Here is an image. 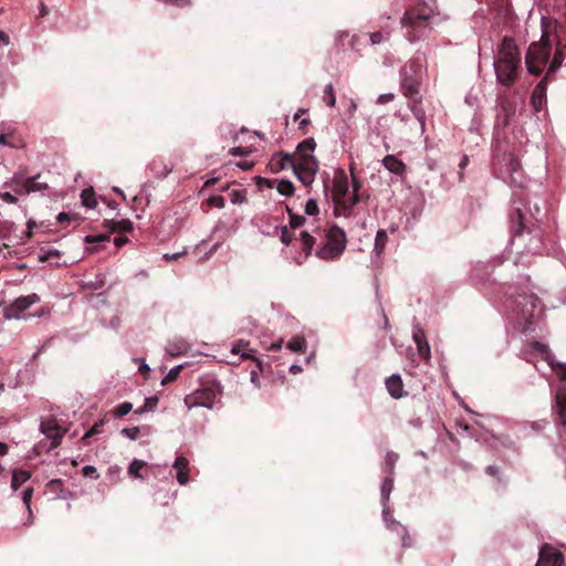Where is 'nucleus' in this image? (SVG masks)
I'll return each mask as SVG.
<instances>
[{"label": "nucleus", "mask_w": 566, "mask_h": 566, "mask_svg": "<svg viewBox=\"0 0 566 566\" xmlns=\"http://www.w3.org/2000/svg\"><path fill=\"white\" fill-rule=\"evenodd\" d=\"M496 80L504 86H512L521 70V55L513 38L504 36L494 61Z\"/></svg>", "instance_id": "1"}, {"label": "nucleus", "mask_w": 566, "mask_h": 566, "mask_svg": "<svg viewBox=\"0 0 566 566\" xmlns=\"http://www.w3.org/2000/svg\"><path fill=\"white\" fill-rule=\"evenodd\" d=\"M542 36L539 41L530 44L525 56L527 71L533 75H539L548 62L552 50V32L556 33L557 23L549 19H542Z\"/></svg>", "instance_id": "2"}, {"label": "nucleus", "mask_w": 566, "mask_h": 566, "mask_svg": "<svg viewBox=\"0 0 566 566\" xmlns=\"http://www.w3.org/2000/svg\"><path fill=\"white\" fill-rule=\"evenodd\" d=\"M423 63L424 56L418 53L411 60H409L400 70V87L402 94L407 98L411 99L412 105L410 107L418 118L422 116L419 112H417L416 104L420 102L419 94L422 81Z\"/></svg>", "instance_id": "3"}, {"label": "nucleus", "mask_w": 566, "mask_h": 566, "mask_svg": "<svg viewBox=\"0 0 566 566\" xmlns=\"http://www.w3.org/2000/svg\"><path fill=\"white\" fill-rule=\"evenodd\" d=\"M434 17L433 9L427 3H417L406 10L401 18V25L405 28L406 36L410 42L420 40L424 31L430 27Z\"/></svg>", "instance_id": "4"}, {"label": "nucleus", "mask_w": 566, "mask_h": 566, "mask_svg": "<svg viewBox=\"0 0 566 566\" xmlns=\"http://www.w3.org/2000/svg\"><path fill=\"white\" fill-rule=\"evenodd\" d=\"M222 387L219 381H207L201 388L187 395L184 399L185 405L191 409L193 407H206L211 409L216 402L217 396H221Z\"/></svg>", "instance_id": "5"}, {"label": "nucleus", "mask_w": 566, "mask_h": 566, "mask_svg": "<svg viewBox=\"0 0 566 566\" xmlns=\"http://www.w3.org/2000/svg\"><path fill=\"white\" fill-rule=\"evenodd\" d=\"M326 242L316 252L322 260H334L338 258L346 247V234L343 229L333 227L325 235Z\"/></svg>", "instance_id": "6"}, {"label": "nucleus", "mask_w": 566, "mask_h": 566, "mask_svg": "<svg viewBox=\"0 0 566 566\" xmlns=\"http://www.w3.org/2000/svg\"><path fill=\"white\" fill-rule=\"evenodd\" d=\"M539 214L541 208L537 205L534 206L533 210L530 209V218L526 217L520 206L515 207L510 214L512 235L518 237L523 234L524 230L531 231V228L534 226L531 218L537 221Z\"/></svg>", "instance_id": "7"}, {"label": "nucleus", "mask_w": 566, "mask_h": 566, "mask_svg": "<svg viewBox=\"0 0 566 566\" xmlns=\"http://www.w3.org/2000/svg\"><path fill=\"white\" fill-rule=\"evenodd\" d=\"M514 296L515 310L521 313L526 319L534 316L536 308L539 305V298L533 292L524 290H516Z\"/></svg>", "instance_id": "8"}, {"label": "nucleus", "mask_w": 566, "mask_h": 566, "mask_svg": "<svg viewBox=\"0 0 566 566\" xmlns=\"http://www.w3.org/2000/svg\"><path fill=\"white\" fill-rule=\"evenodd\" d=\"M318 164L316 158H305L304 160L294 159L292 169L297 179L305 186L314 181Z\"/></svg>", "instance_id": "9"}, {"label": "nucleus", "mask_w": 566, "mask_h": 566, "mask_svg": "<svg viewBox=\"0 0 566 566\" xmlns=\"http://www.w3.org/2000/svg\"><path fill=\"white\" fill-rule=\"evenodd\" d=\"M38 302H40V296L35 293L20 296L4 308V316L9 319L19 318L21 313Z\"/></svg>", "instance_id": "10"}, {"label": "nucleus", "mask_w": 566, "mask_h": 566, "mask_svg": "<svg viewBox=\"0 0 566 566\" xmlns=\"http://www.w3.org/2000/svg\"><path fill=\"white\" fill-rule=\"evenodd\" d=\"M41 432L51 440L50 449H55L61 444L62 438L65 433L54 418L45 419L40 424Z\"/></svg>", "instance_id": "11"}, {"label": "nucleus", "mask_w": 566, "mask_h": 566, "mask_svg": "<svg viewBox=\"0 0 566 566\" xmlns=\"http://www.w3.org/2000/svg\"><path fill=\"white\" fill-rule=\"evenodd\" d=\"M348 178L344 170H337L333 179L332 199L334 207H337L342 200L348 195Z\"/></svg>", "instance_id": "12"}, {"label": "nucleus", "mask_w": 566, "mask_h": 566, "mask_svg": "<svg viewBox=\"0 0 566 566\" xmlns=\"http://www.w3.org/2000/svg\"><path fill=\"white\" fill-rule=\"evenodd\" d=\"M564 563L563 554L552 547L548 544H545L539 552L538 560L536 566H560Z\"/></svg>", "instance_id": "13"}, {"label": "nucleus", "mask_w": 566, "mask_h": 566, "mask_svg": "<svg viewBox=\"0 0 566 566\" xmlns=\"http://www.w3.org/2000/svg\"><path fill=\"white\" fill-rule=\"evenodd\" d=\"M369 198L368 193H352L349 197H345V200H342L337 207H334L335 216H344L349 218L353 214L354 207L360 201L367 200Z\"/></svg>", "instance_id": "14"}, {"label": "nucleus", "mask_w": 566, "mask_h": 566, "mask_svg": "<svg viewBox=\"0 0 566 566\" xmlns=\"http://www.w3.org/2000/svg\"><path fill=\"white\" fill-rule=\"evenodd\" d=\"M555 422L566 427V388H558L552 403Z\"/></svg>", "instance_id": "15"}, {"label": "nucleus", "mask_w": 566, "mask_h": 566, "mask_svg": "<svg viewBox=\"0 0 566 566\" xmlns=\"http://www.w3.org/2000/svg\"><path fill=\"white\" fill-rule=\"evenodd\" d=\"M499 120H502L503 126L510 125L512 118L515 115L516 112V103L513 98H511L507 95H501L499 96Z\"/></svg>", "instance_id": "16"}, {"label": "nucleus", "mask_w": 566, "mask_h": 566, "mask_svg": "<svg viewBox=\"0 0 566 566\" xmlns=\"http://www.w3.org/2000/svg\"><path fill=\"white\" fill-rule=\"evenodd\" d=\"M294 159L295 156L291 154H274L268 164V168L272 174H277L287 167L292 168Z\"/></svg>", "instance_id": "17"}, {"label": "nucleus", "mask_w": 566, "mask_h": 566, "mask_svg": "<svg viewBox=\"0 0 566 566\" xmlns=\"http://www.w3.org/2000/svg\"><path fill=\"white\" fill-rule=\"evenodd\" d=\"M554 41L556 44V49H555L553 60L551 61V64L548 66L546 77H551L560 67V65L563 64V61L566 56V44L565 45L562 44L558 34H555Z\"/></svg>", "instance_id": "18"}, {"label": "nucleus", "mask_w": 566, "mask_h": 566, "mask_svg": "<svg viewBox=\"0 0 566 566\" xmlns=\"http://www.w3.org/2000/svg\"><path fill=\"white\" fill-rule=\"evenodd\" d=\"M549 77L544 76V78L534 87L531 104L535 112H539L543 105L546 103V87L547 81Z\"/></svg>", "instance_id": "19"}, {"label": "nucleus", "mask_w": 566, "mask_h": 566, "mask_svg": "<svg viewBox=\"0 0 566 566\" xmlns=\"http://www.w3.org/2000/svg\"><path fill=\"white\" fill-rule=\"evenodd\" d=\"M387 391L394 399L402 398L407 392L403 390V382L399 375L395 374L385 381Z\"/></svg>", "instance_id": "20"}, {"label": "nucleus", "mask_w": 566, "mask_h": 566, "mask_svg": "<svg viewBox=\"0 0 566 566\" xmlns=\"http://www.w3.org/2000/svg\"><path fill=\"white\" fill-rule=\"evenodd\" d=\"M412 338L417 345L419 355L426 359H430V346L427 342L424 331L421 327H416L412 334Z\"/></svg>", "instance_id": "21"}, {"label": "nucleus", "mask_w": 566, "mask_h": 566, "mask_svg": "<svg viewBox=\"0 0 566 566\" xmlns=\"http://www.w3.org/2000/svg\"><path fill=\"white\" fill-rule=\"evenodd\" d=\"M174 469L177 471V481L185 485L189 481V461L187 458L180 455L174 462Z\"/></svg>", "instance_id": "22"}, {"label": "nucleus", "mask_w": 566, "mask_h": 566, "mask_svg": "<svg viewBox=\"0 0 566 566\" xmlns=\"http://www.w3.org/2000/svg\"><path fill=\"white\" fill-rule=\"evenodd\" d=\"M232 353L240 354L243 359H253L256 363L260 371H263L262 360L253 356L254 350L249 348L248 342L239 340L233 345Z\"/></svg>", "instance_id": "23"}, {"label": "nucleus", "mask_w": 566, "mask_h": 566, "mask_svg": "<svg viewBox=\"0 0 566 566\" xmlns=\"http://www.w3.org/2000/svg\"><path fill=\"white\" fill-rule=\"evenodd\" d=\"M384 166L392 174L402 176L406 172V165L394 155H387L382 159Z\"/></svg>", "instance_id": "24"}, {"label": "nucleus", "mask_w": 566, "mask_h": 566, "mask_svg": "<svg viewBox=\"0 0 566 566\" xmlns=\"http://www.w3.org/2000/svg\"><path fill=\"white\" fill-rule=\"evenodd\" d=\"M316 147L314 138H307L301 142L296 148V160H304L305 158H315L312 153Z\"/></svg>", "instance_id": "25"}, {"label": "nucleus", "mask_w": 566, "mask_h": 566, "mask_svg": "<svg viewBox=\"0 0 566 566\" xmlns=\"http://www.w3.org/2000/svg\"><path fill=\"white\" fill-rule=\"evenodd\" d=\"M104 227L109 232H130L133 230V222L128 219L123 220H104Z\"/></svg>", "instance_id": "26"}, {"label": "nucleus", "mask_w": 566, "mask_h": 566, "mask_svg": "<svg viewBox=\"0 0 566 566\" xmlns=\"http://www.w3.org/2000/svg\"><path fill=\"white\" fill-rule=\"evenodd\" d=\"M190 346L185 339H175L172 342H169L166 346V352L170 356H180L188 353Z\"/></svg>", "instance_id": "27"}, {"label": "nucleus", "mask_w": 566, "mask_h": 566, "mask_svg": "<svg viewBox=\"0 0 566 566\" xmlns=\"http://www.w3.org/2000/svg\"><path fill=\"white\" fill-rule=\"evenodd\" d=\"M39 175L35 177L27 178V184L23 185V193L29 195L32 192L44 191L49 189V185L46 182H39L36 179Z\"/></svg>", "instance_id": "28"}, {"label": "nucleus", "mask_w": 566, "mask_h": 566, "mask_svg": "<svg viewBox=\"0 0 566 566\" xmlns=\"http://www.w3.org/2000/svg\"><path fill=\"white\" fill-rule=\"evenodd\" d=\"M25 171H18L11 178L9 186L17 195L23 193V185L27 184Z\"/></svg>", "instance_id": "29"}, {"label": "nucleus", "mask_w": 566, "mask_h": 566, "mask_svg": "<svg viewBox=\"0 0 566 566\" xmlns=\"http://www.w3.org/2000/svg\"><path fill=\"white\" fill-rule=\"evenodd\" d=\"M31 478L30 472L15 469L12 473L11 488L17 491L24 482H27Z\"/></svg>", "instance_id": "30"}, {"label": "nucleus", "mask_w": 566, "mask_h": 566, "mask_svg": "<svg viewBox=\"0 0 566 566\" xmlns=\"http://www.w3.org/2000/svg\"><path fill=\"white\" fill-rule=\"evenodd\" d=\"M301 241H302V248L305 252V256L307 258L311 254L312 248L315 244L316 240L307 231H302L301 232Z\"/></svg>", "instance_id": "31"}, {"label": "nucleus", "mask_w": 566, "mask_h": 566, "mask_svg": "<svg viewBox=\"0 0 566 566\" xmlns=\"http://www.w3.org/2000/svg\"><path fill=\"white\" fill-rule=\"evenodd\" d=\"M276 190L282 196L291 197L294 195L295 188L292 181L282 179L277 182Z\"/></svg>", "instance_id": "32"}, {"label": "nucleus", "mask_w": 566, "mask_h": 566, "mask_svg": "<svg viewBox=\"0 0 566 566\" xmlns=\"http://www.w3.org/2000/svg\"><path fill=\"white\" fill-rule=\"evenodd\" d=\"M532 348L534 352L538 353L547 363L553 360V355L547 345L539 342H534L532 343Z\"/></svg>", "instance_id": "33"}, {"label": "nucleus", "mask_w": 566, "mask_h": 566, "mask_svg": "<svg viewBox=\"0 0 566 566\" xmlns=\"http://www.w3.org/2000/svg\"><path fill=\"white\" fill-rule=\"evenodd\" d=\"M503 160L505 161L506 170L509 172H515L520 169L518 159L511 153L503 154Z\"/></svg>", "instance_id": "34"}, {"label": "nucleus", "mask_w": 566, "mask_h": 566, "mask_svg": "<svg viewBox=\"0 0 566 566\" xmlns=\"http://www.w3.org/2000/svg\"><path fill=\"white\" fill-rule=\"evenodd\" d=\"M83 205L87 208H95L97 201L95 199V192L92 188L84 189L81 193Z\"/></svg>", "instance_id": "35"}, {"label": "nucleus", "mask_w": 566, "mask_h": 566, "mask_svg": "<svg viewBox=\"0 0 566 566\" xmlns=\"http://www.w3.org/2000/svg\"><path fill=\"white\" fill-rule=\"evenodd\" d=\"M291 352H304L306 340L303 336H294L286 346Z\"/></svg>", "instance_id": "36"}, {"label": "nucleus", "mask_w": 566, "mask_h": 566, "mask_svg": "<svg viewBox=\"0 0 566 566\" xmlns=\"http://www.w3.org/2000/svg\"><path fill=\"white\" fill-rule=\"evenodd\" d=\"M552 370L556 374L560 381H566V364L555 361L554 359L548 363Z\"/></svg>", "instance_id": "37"}, {"label": "nucleus", "mask_w": 566, "mask_h": 566, "mask_svg": "<svg viewBox=\"0 0 566 566\" xmlns=\"http://www.w3.org/2000/svg\"><path fill=\"white\" fill-rule=\"evenodd\" d=\"M145 467L146 462L135 459L128 468V473L129 475L139 479L142 478L140 470L144 469Z\"/></svg>", "instance_id": "38"}, {"label": "nucleus", "mask_w": 566, "mask_h": 566, "mask_svg": "<svg viewBox=\"0 0 566 566\" xmlns=\"http://www.w3.org/2000/svg\"><path fill=\"white\" fill-rule=\"evenodd\" d=\"M398 460V454L395 452H388L385 459V471L388 472L389 475L394 474L395 464Z\"/></svg>", "instance_id": "39"}, {"label": "nucleus", "mask_w": 566, "mask_h": 566, "mask_svg": "<svg viewBox=\"0 0 566 566\" xmlns=\"http://www.w3.org/2000/svg\"><path fill=\"white\" fill-rule=\"evenodd\" d=\"M394 486V479L386 476L381 483L380 492L384 500H388Z\"/></svg>", "instance_id": "40"}, {"label": "nucleus", "mask_w": 566, "mask_h": 566, "mask_svg": "<svg viewBox=\"0 0 566 566\" xmlns=\"http://www.w3.org/2000/svg\"><path fill=\"white\" fill-rule=\"evenodd\" d=\"M387 233L385 230H378L375 238V250L380 253L387 242Z\"/></svg>", "instance_id": "41"}, {"label": "nucleus", "mask_w": 566, "mask_h": 566, "mask_svg": "<svg viewBox=\"0 0 566 566\" xmlns=\"http://www.w3.org/2000/svg\"><path fill=\"white\" fill-rule=\"evenodd\" d=\"M324 101H325L326 105L329 107H334L336 104V97H335L334 88H333L332 84H328L325 86Z\"/></svg>", "instance_id": "42"}, {"label": "nucleus", "mask_w": 566, "mask_h": 566, "mask_svg": "<svg viewBox=\"0 0 566 566\" xmlns=\"http://www.w3.org/2000/svg\"><path fill=\"white\" fill-rule=\"evenodd\" d=\"M133 409V405L130 402H123L120 405H118L115 409H114V415L118 418H122L124 416H126L127 413H129Z\"/></svg>", "instance_id": "43"}, {"label": "nucleus", "mask_w": 566, "mask_h": 566, "mask_svg": "<svg viewBox=\"0 0 566 566\" xmlns=\"http://www.w3.org/2000/svg\"><path fill=\"white\" fill-rule=\"evenodd\" d=\"M182 369V366L174 367L169 370V373L165 376V378L161 380V385H167L174 380L177 379V377L180 374V370Z\"/></svg>", "instance_id": "44"}, {"label": "nucleus", "mask_w": 566, "mask_h": 566, "mask_svg": "<svg viewBox=\"0 0 566 566\" xmlns=\"http://www.w3.org/2000/svg\"><path fill=\"white\" fill-rule=\"evenodd\" d=\"M63 482L60 479H53L46 483V489L52 493H59L62 491Z\"/></svg>", "instance_id": "45"}, {"label": "nucleus", "mask_w": 566, "mask_h": 566, "mask_svg": "<svg viewBox=\"0 0 566 566\" xmlns=\"http://www.w3.org/2000/svg\"><path fill=\"white\" fill-rule=\"evenodd\" d=\"M208 205L211 207L222 209L226 206V200L222 196H212L208 199Z\"/></svg>", "instance_id": "46"}, {"label": "nucleus", "mask_w": 566, "mask_h": 566, "mask_svg": "<svg viewBox=\"0 0 566 566\" xmlns=\"http://www.w3.org/2000/svg\"><path fill=\"white\" fill-rule=\"evenodd\" d=\"M305 213L308 216H315L318 213V206L316 200L310 199L305 205Z\"/></svg>", "instance_id": "47"}, {"label": "nucleus", "mask_w": 566, "mask_h": 566, "mask_svg": "<svg viewBox=\"0 0 566 566\" xmlns=\"http://www.w3.org/2000/svg\"><path fill=\"white\" fill-rule=\"evenodd\" d=\"M109 234L87 235L85 241L87 243H102L109 241Z\"/></svg>", "instance_id": "48"}, {"label": "nucleus", "mask_w": 566, "mask_h": 566, "mask_svg": "<svg viewBox=\"0 0 566 566\" xmlns=\"http://www.w3.org/2000/svg\"><path fill=\"white\" fill-rule=\"evenodd\" d=\"M104 426V421L101 420L98 422H96L83 437V439H87L94 434H97V433H101L102 432V428Z\"/></svg>", "instance_id": "49"}, {"label": "nucleus", "mask_w": 566, "mask_h": 566, "mask_svg": "<svg viewBox=\"0 0 566 566\" xmlns=\"http://www.w3.org/2000/svg\"><path fill=\"white\" fill-rule=\"evenodd\" d=\"M305 222V218L303 216L298 214H292V218L290 219V226L292 229H297L302 227Z\"/></svg>", "instance_id": "50"}, {"label": "nucleus", "mask_w": 566, "mask_h": 566, "mask_svg": "<svg viewBox=\"0 0 566 566\" xmlns=\"http://www.w3.org/2000/svg\"><path fill=\"white\" fill-rule=\"evenodd\" d=\"M32 495H33V488H27L22 492V501L25 504V506L29 510V512H31L30 502L32 500Z\"/></svg>", "instance_id": "51"}, {"label": "nucleus", "mask_w": 566, "mask_h": 566, "mask_svg": "<svg viewBox=\"0 0 566 566\" xmlns=\"http://www.w3.org/2000/svg\"><path fill=\"white\" fill-rule=\"evenodd\" d=\"M230 199L235 205L237 203H242L243 201H245V196L240 190H232L231 193H230Z\"/></svg>", "instance_id": "52"}, {"label": "nucleus", "mask_w": 566, "mask_h": 566, "mask_svg": "<svg viewBox=\"0 0 566 566\" xmlns=\"http://www.w3.org/2000/svg\"><path fill=\"white\" fill-rule=\"evenodd\" d=\"M122 434L128 437L132 440H135L139 434V428L138 427L124 428L122 430Z\"/></svg>", "instance_id": "53"}, {"label": "nucleus", "mask_w": 566, "mask_h": 566, "mask_svg": "<svg viewBox=\"0 0 566 566\" xmlns=\"http://www.w3.org/2000/svg\"><path fill=\"white\" fill-rule=\"evenodd\" d=\"M350 175H352V186H353V192L354 193H361V182L358 180V178L354 174V168L350 167Z\"/></svg>", "instance_id": "54"}, {"label": "nucleus", "mask_w": 566, "mask_h": 566, "mask_svg": "<svg viewBox=\"0 0 566 566\" xmlns=\"http://www.w3.org/2000/svg\"><path fill=\"white\" fill-rule=\"evenodd\" d=\"M82 473L84 476H90V478H93V479H98V474H97V471H96V468L93 467V465H85L83 469H82Z\"/></svg>", "instance_id": "55"}, {"label": "nucleus", "mask_w": 566, "mask_h": 566, "mask_svg": "<svg viewBox=\"0 0 566 566\" xmlns=\"http://www.w3.org/2000/svg\"><path fill=\"white\" fill-rule=\"evenodd\" d=\"M60 256V252L56 251V250H49L48 252L41 254L39 256V260L41 262H46V261H50L52 260L53 258H59Z\"/></svg>", "instance_id": "56"}, {"label": "nucleus", "mask_w": 566, "mask_h": 566, "mask_svg": "<svg viewBox=\"0 0 566 566\" xmlns=\"http://www.w3.org/2000/svg\"><path fill=\"white\" fill-rule=\"evenodd\" d=\"M293 240V234L292 232L289 231V229L286 227H283L282 228V231H281V241L289 245Z\"/></svg>", "instance_id": "57"}, {"label": "nucleus", "mask_w": 566, "mask_h": 566, "mask_svg": "<svg viewBox=\"0 0 566 566\" xmlns=\"http://www.w3.org/2000/svg\"><path fill=\"white\" fill-rule=\"evenodd\" d=\"M158 398L157 397H149L146 398L144 403V409H147L148 411L154 410L157 407Z\"/></svg>", "instance_id": "58"}, {"label": "nucleus", "mask_w": 566, "mask_h": 566, "mask_svg": "<svg viewBox=\"0 0 566 566\" xmlns=\"http://www.w3.org/2000/svg\"><path fill=\"white\" fill-rule=\"evenodd\" d=\"M397 527L401 528L402 531V546L403 547H410L411 546V537L409 536L407 530L400 525V524H397Z\"/></svg>", "instance_id": "59"}, {"label": "nucleus", "mask_w": 566, "mask_h": 566, "mask_svg": "<svg viewBox=\"0 0 566 566\" xmlns=\"http://www.w3.org/2000/svg\"><path fill=\"white\" fill-rule=\"evenodd\" d=\"M371 44H379L384 41V34L379 31L369 34Z\"/></svg>", "instance_id": "60"}, {"label": "nucleus", "mask_w": 566, "mask_h": 566, "mask_svg": "<svg viewBox=\"0 0 566 566\" xmlns=\"http://www.w3.org/2000/svg\"><path fill=\"white\" fill-rule=\"evenodd\" d=\"M0 198L8 203H17L18 202V198L8 191L1 192Z\"/></svg>", "instance_id": "61"}, {"label": "nucleus", "mask_w": 566, "mask_h": 566, "mask_svg": "<svg viewBox=\"0 0 566 566\" xmlns=\"http://www.w3.org/2000/svg\"><path fill=\"white\" fill-rule=\"evenodd\" d=\"M275 182H276V180H271V179H266V178H262V177H256V184L259 186L264 184L268 188H273Z\"/></svg>", "instance_id": "62"}, {"label": "nucleus", "mask_w": 566, "mask_h": 566, "mask_svg": "<svg viewBox=\"0 0 566 566\" xmlns=\"http://www.w3.org/2000/svg\"><path fill=\"white\" fill-rule=\"evenodd\" d=\"M230 154L233 156H247L249 150L243 147H234L230 150Z\"/></svg>", "instance_id": "63"}, {"label": "nucleus", "mask_w": 566, "mask_h": 566, "mask_svg": "<svg viewBox=\"0 0 566 566\" xmlns=\"http://www.w3.org/2000/svg\"><path fill=\"white\" fill-rule=\"evenodd\" d=\"M394 99V95L392 94H382L378 97V103L379 104H386L390 101Z\"/></svg>", "instance_id": "64"}]
</instances>
